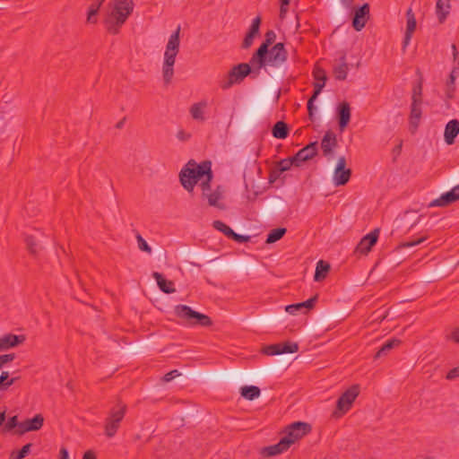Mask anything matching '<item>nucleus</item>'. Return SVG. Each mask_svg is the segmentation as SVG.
Wrapping results in <instances>:
<instances>
[{"instance_id": "obj_1", "label": "nucleus", "mask_w": 459, "mask_h": 459, "mask_svg": "<svg viewBox=\"0 0 459 459\" xmlns=\"http://www.w3.org/2000/svg\"><path fill=\"white\" fill-rule=\"evenodd\" d=\"M133 0H113L104 14V25L108 33L117 35L134 11Z\"/></svg>"}, {"instance_id": "obj_2", "label": "nucleus", "mask_w": 459, "mask_h": 459, "mask_svg": "<svg viewBox=\"0 0 459 459\" xmlns=\"http://www.w3.org/2000/svg\"><path fill=\"white\" fill-rule=\"evenodd\" d=\"M213 178L210 161L200 164L189 161L180 171L179 179L183 187L192 192L198 181H212Z\"/></svg>"}, {"instance_id": "obj_3", "label": "nucleus", "mask_w": 459, "mask_h": 459, "mask_svg": "<svg viewBox=\"0 0 459 459\" xmlns=\"http://www.w3.org/2000/svg\"><path fill=\"white\" fill-rule=\"evenodd\" d=\"M256 52L253 54L250 58V64L255 67V75H259L260 70L266 66L280 67L282 65L288 58V52L284 48V44L281 42L276 43L268 52L264 54L261 61L255 58Z\"/></svg>"}, {"instance_id": "obj_4", "label": "nucleus", "mask_w": 459, "mask_h": 459, "mask_svg": "<svg viewBox=\"0 0 459 459\" xmlns=\"http://www.w3.org/2000/svg\"><path fill=\"white\" fill-rule=\"evenodd\" d=\"M180 26L169 36L164 52L162 65V77L165 84H169L174 75V65L176 56L179 52Z\"/></svg>"}, {"instance_id": "obj_5", "label": "nucleus", "mask_w": 459, "mask_h": 459, "mask_svg": "<svg viewBox=\"0 0 459 459\" xmlns=\"http://www.w3.org/2000/svg\"><path fill=\"white\" fill-rule=\"evenodd\" d=\"M251 75L252 78H256L255 67L251 64L241 63L233 66L228 74L220 82V87L222 90H228L234 84L240 83L247 75Z\"/></svg>"}, {"instance_id": "obj_6", "label": "nucleus", "mask_w": 459, "mask_h": 459, "mask_svg": "<svg viewBox=\"0 0 459 459\" xmlns=\"http://www.w3.org/2000/svg\"><path fill=\"white\" fill-rule=\"evenodd\" d=\"M126 405L121 402L110 409L105 420V435L108 437H113L117 432L120 423L126 415Z\"/></svg>"}, {"instance_id": "obj_7", "label": "nucleus", "mask_w": 459, "mask_h": 459, "mask_svg": "<svg viewBox=\"0 0 459 459\" xmlns=\"http://www.w3.org/2000/svg\"><path fill=\"white\" fill-rule=\"evenodd\" d=\"M202 189V195L207 199L210 206L217 207L219 209H224L223 204L220 203L224 195V187L222 186H217L214 190L211 188V181H202L200 184Z\"/></svg>"}, {"instance_id": "obj_8", "label": "nucleus", "mask_w": 459, "mask_h": 459, "mask_svg": "<svg viewBox=\"0 0 459 459\" xmlns=\"http://www.w3.org/2000/svg\"><path fill=\"white\" fill-rule=\"evenodd\" d=\"M311 430L312 428L310 424L303 421H296L286 428L283 439L289 440L291 446L297 440L310 433Z\"/></svg>"}, {"instance_id": "obj_9", "label": "nucleus", "mask_w": 459, "mask_h": 459, "mask_svg": "<svg viewBox=\"0 0 459 459\" xmlns=\"http://www.w3.org/2000/svg\"><path fill=\"white\" fill-rule=\"evenodd\" d=\"M351 170L346 169V159L344 156L339 157L333 172V184L337 186H343L350 180Z\"/></svg>"}, {"instance_id": "obj_10", "label": "nucleus", "mask_w": 459, "mask_h": 459, "mask_svg": "<svg viewBox=\"0 0 459 459\" xmlns=\"http://www.w3.org/2000/svg\"><path fill=\"white\" fill-rule=\"evenodd\" d=\"M298 343L286 342L265 346L263 349V353L268 356H274L283 353H294L298 351Z\"/></svg>"}, {"instance_id": "obj_11", "label": "nucleus", "mask_w": 459, "mask_h": 459, "mask_svg": "<svg viewBox=\"0 0 459 459\" xmlns=\"http://www.w3.org/2000/svg\"><path fill=\"white\" fill-rule=\"evenodd\" d=\"M359 393V385H354L351 386L337 400V409L342 412L349 411Z\"/></svg>"}, {"instance_id": "obj_12", "label": "nucleus", "mask_w": 459, "mask_h": 459, "mask_svg": "<svg viewBox=\"0 0 459 459\" xmlns=\"http://www.w3.org/2000/svg\"><path fill=\"white\" fill-rule=\"evenodd\" d=\"M378 235L379 230L375 229L370 233L364 236L357 245L354 253L359 255H367L371 250L373 246L376 245L378 239Z\"/></svg>"}, {"instance_id": "obj_13", "label": "nucleus", "mask_w": 459, "mask_h": 459, "mask_svg": "<svg viewBox=\"0 0 459 459\" xmlns=\"http://www.w3.org/2000/svg\"><path fill=\"white\" fill-rule=\"evenodd\" d=\"M318 152L317 142L310 143L302 149H300L294 156L293 160H296V167L301 166L305 161L313 159Z\"/></svg>"}, {"instance_id": "obj_14", "label": "nucleus", "mask_w": 459, "mask_h": 459, "mask_svg": "<svg viewBox=\"0 0 459 459\" xmlns=\"http://www.w3.org/2000/svg\"><path fill=\"white\" fill-rule=\"evenodd\" d=\"M43 423V416L41 414H37L32 419H27L21 422L19 425V429H16V433L22 435L29 431H37L42 428Z\"/></svg>"}, {"instance_id": "obj_15", "label": "nucleus", "mask_w": 459, "mask_h": 459, "mask_svg": "<svg viewBox=\"0 0 459 459\" xmlns=\"http://www.w3.org/2000/svg\"><path fill=\"white\" fill-rule=\"evenodd\" d=\"M459 199V184L454 186L450 191L441 195L438 198L433 200L430 204V207H444Z\"/></svg>"}, {"instance_id": "obj_16", "label": "nucleus", "mask_w": 459, "mask_h": 459, "mask_svg": "<svg viewBox=\"0 0 459 459\" xmlns=\"http://www.w3.org/2000/svg\"><path fill=\"white\" fill-rule=\"evenodd\" d=\"M336 146L337 139L335 134L332 131H327L321 141L323 155L328 160L332 159L333 156V150Z\"/></svg>"}, {"instance_id": "obj_17", "label": "nucleus", "mask_w": 459, "mask_h": 459, "mask_svg": "<svg viewBox=\"0 0 459 459\" xmlns=\"http://www.w3.org/2000/svg\"><path fill=\"white\" fill-rule=\"evenodd\" d=\"M369 15V5L368 4H364L359 9H357L354 13V17L352 20V26L357 30H361L367 22V20Z\"/></svg>"}, {"instance_id": "obj_18", "label": "nucleus", "mask_w": 459, "mask_h": 459, "mask_svg": "<svg viewBox=\"0 0 459 459\" xmlns=\"http://www.w3.org/2000/svg\"><path fill=\"white\" fill-rule=\"evenodd\" d=\"M290 446V442L281 437L277 444L264 447L262 453L267 456H274L285 452Z\"/></svg>"}, {"instance_id": "obj_19", "label": "nucleus", "mask_w": 459, "mask_h": 459, "mask_svg": "<svg viewBox=\"0 0 459 459\" xmlns=\"http://www.w3.org/2000/svg\"><path fill=\"white\" fill-rule=\"evenodd\" d=\"M23 335L5 334L0 338V351L16 347L24 342Z\"/></svg>"}, {"instance_id": "obj_20", "label": "nucleus", "mask_w": 459, "mask_h": 459, "mask_svg": "<svg viewBox=\"0 0 459 459\" xmlns=\"http://www.w3.org/2000/svg\"><path fill=\"white\" fill-rule=\"evenodd\" d=\"M260 24H261L260 17H255L253 20L252 24L249 28V30L247 33V35L243 40V43H242L243 48H248L251 47V45L253 44L254 39L259 33Z\"/></svg>"}, {"instance_id": "obj_21", "label": "nucleus", "mask_w": 459, "mask_h": 459, "mask_svg": "<svg viewBox=\"0 0 459 459\" xmlns=\"http://www.w3.org/2000/svg\"><path fill=\"white\" fill-rule=\"evenodd\" d=\"M459 134V121L456 119L450 120L445 128L444 137L447 144H453L455 137Z\"/></svg>"}, {"instance_id": "obj_22", "label": "nucleus", "mask_w": 459, "mask_h": 459, "mask_svg": "<svg viewBox=\"0 0 459 459\" xmlns=\"http://www.w3.org/2000/svg\"><path fill=\"white\" fill-rule=\"evenodd\" d=\"M338 119L341 130H343L351 120V107L346 101L340 103L338 107Z\"/></svg>"}, {"instance_id": "obj_23", "label": "nucleus", "mask_w": 459, "mask_h": 459, "mask_svg": "<svg viewBox=\"0 0 459 459\" xmlns=\"http://www.w3.org/2000/svg\"><path fill=\"white\" fill-rule=\"evenodd\" d=\"M406 19H407L406 31H405V35H404V39H403V46L404 47H406L409 44V42L411 39V35L416 29V18H415V15L413 13L411 8L407 10Z\"/></svg>"}, {"instance_id": "obj_24", "label": "nucleus", "mask_w": 459, "mask_h": 459, "mask_svg": "<svg viewBox=\"0 0 459 459\" xmlns=\"http://www.w3.org/2000/svg\"><path fill=\"white\" fill-rule=\"evenodd\" d=\"M207 106L208 102L204 100L194 103L189 108L192 118L199 122H204L205 120L204 112Z\"/></svg>"}, {"instance_id": "obj_25", "label": "nucleus", "mask_w": 459, "mask_h": 459, "mask_svg": "<svg viewBox=\"0 0 459 459\" xmlns=\"http://www.w3.org/2000/svg\"><path fill=\"white\" fill-rule=\"evenodd\" d=\"M450 2L451 0H437L436 14L440 23H443L446 21L447 15L450 13Z\"/></svg>"}, {"instance_id": "obj_26", "label": "nucleus", "mask_w": 459, "mask_h": 459, "mask_svg": "<svg viewBox=\"0 0 459 459\" xmlns=\"http://www.w3.org/2000/svg\"><path fill=\"white\" fill-rule=\"evenodd\" d=\"M175 314L177 316L186 319L189 323L193 324L194 320L197 316V312L193 310L190 307L186 305H178L175 307Z\"/></svg>"}, {"instance_id": "obj_27", "label": "nucleus", "mask_w": 459, "mask_h": 459, "mask_svg": "<svg viewBox=\"0 0 459 459\" xmlns=\"http://www.w3.org/2000/svg\"><path fill=\"white\" fill-rule=\"evenodd\" d=\"M276 39V34L273 30H268L265 33V39L264 41L261 44V46L258 48L256 52V59L261 61L264 54H266L268 52V48L271 46Z\"/></svg>"}, {"instance_id": "obj_28", "label": "nucleus", "mask_w": 459, "mask_h": 459, "mask_svg": "<svg viewBox=\"0 0 459 459\" xmlns=\"http://www.w3.org/2000/svg\"><path fill=\"white\" fill-rule=\"evenodd\" d=\"M152 277L156 280L159 288L164 293L170 294L176 291L173 281L164 279L161 273L154 272Z\"/></svg>"}, {"instance_id": "obj_29", "label": "nucleus", "mask_w": 459, "mask_h": 459, "mask_svg": "<svg viewBox=\"0 0 459 459\" xmlns=\"http://www.w3.org/2000/svg\"><path fill=\"white\" fill-rule=\"evenodd\" d=\"M421 103L422 102H417L415 100L411 102L410 124L414 129L418 127L421 117Z\"/></svg>"}, {"instance_id": "obj_30", "label": "nucleus", "mask_w": 459, "mask_h": 459, "mask_svg": "<svg viewBox=\"0 0 459 459\" xmlns=\"http://www.w3.org/2000/svg\"><path fill=\"white\" fill-rule=\"evenodd\" d=\"M325 85V82H316L314 83V93L307 101V110H308V115H309L310 119H312L313 115H314V110L316 109V108L314 106V101L317 99L318 95L322 91Z\"/></svg>"}, {"instance_id": "obj_31", "label": "nucleus", "mask_w": 459, "mask_h": 459, "mask_svg": "<svg viewBox=\"0 0 459 459\" xmlns=\"http://www.w3.org/2000/svg\"><path fill=\"white\" fill-rule=\"evenodd\" d=\"M106 0H94L88 8L87 22L95 24L98 21L97 15L99 11Z\"/></svg>"}, {"instance_id": "obj_32", "label": "nucleus", "mask_w": 459, "mask_h": 459, "mask_svg": "<svg viewBox=\"0 0 459 459\" xmlns=\"http://www.w3.org/2000/svg\"><path fill=\"white\" fill-rule=\"evenodd\" d=\"M348 65L345 57L341 59V63L333 66V74L336 80L344 81L348 74Z\"/></svg>"}, {"instance_id": "obj_33", "label": "nucleus", "mask_w": 459, "mask_h": 459, "mask_svg": "<svg viewBox=\"0 0 459 459\" xmlns=\"http://www.w3.org/2000/svg\"><path fill=\"white\" fill-rule=\"evenodd\" d=\"M330 270V264L323 260H320L316 264V273L314 279L316 281L324 280Z\"/></svg>"}, {"instance_id": "obj_34", "label": "nucleus", "mask_w": 459, "mask_h": 459, "mask_svg": "<svg viewBox=\"0 0 459 459\" xmlns=\"http://www.w3.org/2000/svg\"><path fill=\"white\" fill-rule=\"evenodd\" d=\"M272 134L277 139H285L289 134V128L286 123L278 121L273 127Z\"/></svg>"}, {"instance_id": "obj_35", "label": "nucleus", "mask_w": 459, "mask_h": 459, "mask_svg": "<svg viewBox=\"0 0 459 459\" xmlns=\"http://www.w3.org/2000/svg\"><path fill=\"white\" fill-rule=\"evenodd\" d=\"M457 76H458V69L456 67H455L451 71L449 79L446 82V94L448 99H452L454 97V93L455 91V80H456Z\"/></svg>"}, {"instance_id": "obj_36", "label": "nucleus", "mask_w": 459, "mask_h": 459, "mask_svg": "<svg viewBox=\"0 0 459 459\" xmlns=\"http://www.w3.org/2000/svg\"><path fill=\"white\" fill-rule=\"evenodd\" d=\"M241 395L252 401L260 395V389L255 385H246L241 387Z\"/></svg>"}, {"instance_id": "obj_37", "label": "nucleus", "mask_w": 459, "mask_h": 459, "mask_svg": "<svg viewBox=\"0 0 459 459\" xmlns=\"http://www.w3.org/2000/svg\"><path fill=\"white\" fill-rule=\"evenodd\" d=\"M400 344V340L397 339H392L385 342L383 346L380 348V350L377 352L375 358H380L381 356L385 355L388 351H390L394 347L398 346Z\"/></svg>"}, {"instance_id": "obj_38", "label": "nucleus", "mask_w": 459, "mask_h": 459, "mask_svg": "<svg viewBox=\"0 0 459 459\" xmlns=\"http://www.w3.org/2000/svg\"><path fill=\"white\" fill-rule=\"evenodd\" d=\"M286 233L285 228H277L270 231L266 238V243L272 244L280 240Z\"/></svg>"}, {"instance_id": "obj_39", "label": "nucleus", "mask_w": 459, "mask_h": 459, "mask_svg": "<svg viewBox=\"0 0 459 459\" xmlns=\"http://www.w3.org/2000/svg\"><path fill=\"white\" fill-rule=\"evenodd\" d=\"M212 226L217 230L222 232L229 238L233 234V230L230 227H229L228 225H226L224 222H222L221 221H214L212 222Z\"/></svg>"}, {"instance_id": "obj_40", "label": "nucleus", "mask_w": 459, "mask_h": 459, "mask_svg": "<svg viewBox=\"0 0 459 459\" xmlns=\"http://www.w3.org/2000/svg\"><path fill=\"white\" fill-rule=\"evenodd\" d=\"M9 378V373L7 371L2 372L0 375V390H6L9 386L14 384L16 378Z\"/></svg>"}, {"instance_id": "obj_41", "label": "nucleus", "mask_w": 459, "mask_h": 459, "mask_svg": "<svg viewBox=\"0 0 459 459\" xmlns=\"http://www.w3.org/2000/svg\"><path fill=\"white\" fill-rule=\"evenodd\" d=\"M292 165L296 166V160H293V157L283 159L278 163V171H287Z\"/></svg>"}, {"instance_id": "obj_42", "label": "nucleus", "mask_w": 459, "mask_h": 459, "mask_svg": "<svg viewBox=\"0 0 459 459\" xmlns=\"http://www.w3.org/2000/svg\"><path fill=\"white\" fill-rule=\"evenodd\" d=\"M25 242L30 254L36 255L39 252V245L32 236L26 237Z\"/></svg>"}, {"instance_id": "obj_43", "label": "nucleus", "mask_w": 459, "mask_h": 459, "mask_svg": "<svg viewBox=\"0 0 459 459\" xmlns=\"http://www.w3.org/2000/svg\"><path fill=\"white\" fill-rule=\"evenodd\" d=\"M20 423L21 422H18V417L17 416H13V417H11L8 420V421L4 425V427L3 429V431L4 432H9V431H11L12 429H13L15 428H17V429H19Z\"/></svg>"}, {"instance_id": "obj_44", "label": "nucleus", "mask_w": 459, "mask_h": 459, "mask_svg": "<svg viewBox=\"0 0 459 459\" xmlns=\"http://www.w3.org/2000/svg\"><path fill=\"white\" fill-rule=\"evenodd\" d=\"M195 321L193 324H199L202 326H210L212 325L211 318L204 314L197 312V316L195 319Z\"/></svg>"}, {"instance_id": "obj_45", "label": "nucleus", "mask_w": 459, "mask_h": 459, "mask_svg": "<svg viewBox=\"0 0 459 459\" xmlns=\"http://www.w3.org/2000/svg\"><path fill=\"white\" fill-rule=\"evenodd\" d=\"M136 240H137L138 247L140 250L146 252L148 254L152 253L151 247L148 245V243L145 241V239L139 233L136 234Z\"/></svg>"}, {"instance_id": "obj_46", "label": "nucleus", "mask_w": 459, "mask_h": 459, "mask_svg": "<svg viewBox=\"0 0 459 459\" xmlns=\"http://www.w3.org/2000/svg\"><path fill=\"white\" fill-rule=\"evenodd\" d=\"M31 444H27L22 446V448L18 451L16 454H13V459H23L27 456V455L30 452Z\"/></svg>"}, {"instance_id": "obj_47", "label": "nucleus", "mask_w": 459, "mask_h": 459, "mask_svg": "<svg viewBox=\"0 0 459 459\" xmlns=\"http://www.w3.org/2000/svg\"><path fill=\"white\" fill-rule=\"evenodd\" d=\"M427 239V237H421L418 239H415V240H411V241H404L401 244V247H415L417 245H420L421 244L422 242H424L425 240Z\"/></svg>"}, {"instance_id": "obj_48", "label": "nucleus", "mask_w": 459, "mask_h": 459, "mask_svg": "<svg viewBox=\"0 0 459 459\" xmlns=\"http://www.w3.org/2000/svg\"><path fill=\"white\" fill-rule=\"evenodd\" d=\"M421 94H422V86H421V83L420 82L417 86H415L413 88L412 100H417V102H422Z\"/></svg>"}, {"instance_id": "obj_49", "label": "nucleus", "mask_w": 459, "mask_h": 459, "mask_svg": "<svg viewBox=\"0 0 459 459\" xmlns=\"http://www.w3.org/2000/svg\"><path fill=\"white\" fill-rule=\"evenodd\" d=\"M314 78L316 82H326V75L323 69L316 68L314 70Z\"/></svg>"}, {"instance_id": "obj_50", "label": "nucleus", "mask_w": 459, "mask_h": 459, "mask_svg": "<svg viewBox=\"0 0 459 459\" xmlns=\"http://www.w3.org/2000/svg\"><path fill=\"white\" fill-rule=\"evenodd\" d=\"M302 309L300 303L291 304L285 307L286 312L290 315H296Z\"/></svg>"}, {"instance_id": "obj_51", "label": "nucleus", "mask_w": 459, "mask_h": 459, "mask_svg": "<svg viewBox=\"0 0 459 459\" xmlns=\"http://www.w3.org/2000/svg\"><path fill=\"white\" fill-rule=\"evenodd\" d=\"M316 300H317V296H314L304 302H300L302 309L303 308L311 309L312 307H314Z\"/></svg>"}, {"instance_id": "obj_52", "label": "nucleus", "mask_w": 459, "mask_h": 459, "mask_svg": "<svg viewBox=\"0 0 459 459\" xmlns=\"http://www.w3.org/2000/svg\"><path fill=\"white\" fill-rule=\"evenodd\" d=\"M15 358L14 353L0 355V368L5 364L13 361Z\"/></svg>"}, {"instance_id": "obj_53", "label": "nucleus", "mask_w": 459, "mask_h": 459, "mask_svg": "<svg viewBox=\"0 0 459 459\" xmlns=\"http://www.w3.org/2000/svg\"><path fill=\"white\" fill-rule=\"evenodd\" d=\"M230 238L237 241L238 243H245V242H247L250 239V237L249 236L239 235V234H238V233L233 231V234L230 236Z\"/></svg>"}, {"instance_id": "obj_54", "label": "nucleus", "mask_w": 459, "mask_h": 459, "mask_svg": "<svg viewBox=\"0 0 459 459\" xmlns=\"http://www.w3.org/2000/svg\"><path fill=\"white\" fill-rule=\"evenodd\" d=\"M459 377V368H452L447 374H446V379L447 380H454L456 377Z\"/></svg>"}, {"instance_id": "obj_55", "label": "nucleus", "mask_w": 459, "mask_h": 459, "mask_svg": "<svg viewBox=\"0 0 459 459\" xmlns=\"http://www.w3.org/2000/svg\"><path fill=\"white\" fill-rule=\"evenodd\" d=\"M179 376V373L178 370H171L170 372L167 373L164 377H163V380L165 382H169L171 381L172 379H174L176 377Z\"/></svg>"}, {"instance_id": "obj_56", "label": "nucleus", "mask_w": 459, "mask_h": 459, "mask_svg": "<svg viewBox=\"0 0 459 459\" xmlns=\"http://www.w3.org/2000/svg\"><path fill=\"white\" fill-rule=\"evenodd\" d=\"M342 4L346 8V9H352V5H353V2L354 0H340Z\"/></svg>"}, {"instance_id": "obj_57", "label": "nucleus", "mask_w": 459, "mask_h": 459, "mask_svg": "<svg viewBox=\"0 0 459 459\" xmlns=\"http://www.w3.org/2000/svg\"><path fill=\"white\" fill-rule=\"evenodd\" d=\"M450 338L455 342H459V328L455 329L450 335Z\"/></svg>"}, {"instance_id": "obj_58", "label": "nucleus", "mask_w": 459, "mask_h": 459, "mask_svg": "<svg viewBox=\"0 0 459 459\" xmlns=\"http://www.w3.org/2000/svg\"><path fill=\"white\" fill-rule=\"evenodd\" d=\"M288 12V5H283V4L281 3V8H280V17L281 19H283Z\"/></svg>"}, {"instance_id": "obj_59", "label": "nucleus", "mask_w": 459, "mask_h": 459, "mask_svg": "<svg viewBox=\"0 0 459 459\" xmlns=\"http://www.w3.org/2000/svg\"><path fill=\"white\" fill-rule=\"evenodd\" d=\"M82 459H96V455L94 452L89 450L84 453Z\"/></svg>"}, {"instance_id": "obj_60", "label": "nucleus", "mask_w": 459, "mask_h": 459, "mask_svg": "<svg viewBox=\"0 0 459 459\" xmlns=\"http://www.w3.org/2000/svg\"><path fill=\"white\" fill-rule=\"evenodd\" d=\"M60 459H69L68 451L64 447L60 450Z\"/></svg>"}, {"instance_id": "obj_61", "label": "nucleus", "mask_w": 459, "mask_h": 459, "mask_svg": "<svg viewBox=\"0 0 459 459\" xmlns=\"http://www.w3.org/2000/svg\"><path fill=\"white\" fill-rule=\"evenodd\" d=\"M402 146H403V142L401 141V142L399 143V144L394 148V152L395 154L399 155V154H400V152H401V150H402Z\"/></svg>"}, {"instance_id": "obj_62", "label": "nucleus", "mask_w": 459, "mask_h": 459, "mask_svg": "<svg viewBox=\"0 0 459 459\" xmlns=\"http://www.w3.org/2000/svg\"><path fill=\"white\" fill-rule=\"evenodd\" d=\"M5 421V411H3L0 413V427L4 424Z\"/></svg>"}, {"instance_id": "obj_63", "label": "nucleus", "mask_w": 459, "mask_h": 459, "mask_svg": "<svg viewBox=\"0 0 459 459\" xmlns=\"http://www.w3.org/2000/svg\"><path fill=\"white\" fill-rule=\"evenodd\" d=\"M452 48H453V56H454V59H455L457 57V55H458V52H457L455 45H452Z\"/></svg>"}, {"instance_id": "obj_64", "label": "nucleus", "mask_w": 459, "mask_h": 459, "mask_svg": "<svg viewBox=\"0 0 459 459\" xmlns=\"http://www.w3.org/2000/svg\"><path fill=\"white\" fill-rule=\"evenodd\" d=\"M125 124V118L117 124V128H122Z\"/></svg>"}]
</instances>
